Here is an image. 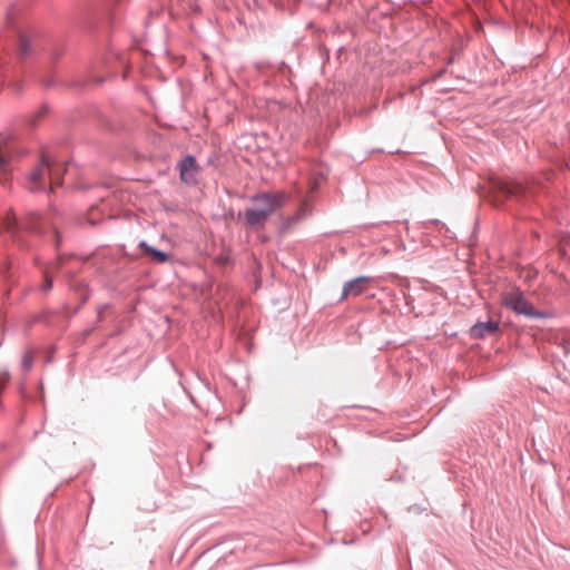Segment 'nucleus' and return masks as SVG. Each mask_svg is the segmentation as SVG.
<instances>
[{"label":"nucleus","mask_w":570,"mask_h":570,"mask_svg":"<svg viewBox=\"0 0 570 570\" xmlns=\"http://www.w3.org/2000/svg\"><path fill=\"white\" fill-rule=\"evenodd\" d=\"M305 207H306V204L301 205V212L304 210Z\"/></svg>","instance_id":"17"},{"label":"nucleus","mask_w":570,"mask_h":570,"mask_svg":"<svg viewBox=\"0 0 570 570\" xmlns=\"http://www.w3.org/2000/svg\"><path fill=\"white\" fill-rule=\"evenodd\" d=\"M501 303L517 314H522L527 317L541 318L546 316L544 313L539 312L530 302H528L520 289H511L502 293Z\"/></svg>","instance_id":"2"},{"label":"nucleus","mask_w":570,"mask_h":570,"mask_svg":"<svg viewBox=\"0 0 570 570\" xmlns=\"http://www.w3.org/2000/svg\"><path fill=\"white\" fill-rule=\"evenodd\" d=\"M31 364H32V355L30 353H27L23 356L22 365L28 370L31 367Z\"/></svg>","instance_id":"14"},{"label":"nucleus","mask_w":570,"mask_h":570,"mask_svg":"<svg viewBox=\"0 0 570 570\" xmlns=\"http://www.w3.org/2000/svg\"><path fill=\"white\" fill-rule=\"evenodd\" d=\"M10 171V161L6 153L0 150V183L7 179V175Z\"/></svg>","instance_id":"11"},{"label":"nucleus","mask_w":570,"mask_h":570,"mask_svg":"<svg viewBox=\"0 0 570 570\" xmlns=\"http://www.w3.org/2000/svg\"><path fill=\"white\" fill-rule=\"evenodd\" d=\"M372 282V278L368 276L356 277L352 281L345 283L342 292V297L347 298L350 296L356 297L361 294L365 293L368 288V284Z\"/></svg>","instance_id":"5"},{"label":"nucleus","mask_w":570,"mask_h":570,"mask_svg":"<svg viewBox=\"0 0 570 570\" xmlns=\"http://www.w3.org/2000/svg\"><path fill=\"white\" fill-rule=\"evenodd\" d=\"M180 178L186 184H196V177L199 173V166L194 156L184 157L179 165Z\"/></svg>","instance_id":"4"},{"label":"nucleus","mask_w":570,"mask_h":570,"mask_svg":"<svg viewBox=\"0 0 570 570\" xmlns=\"http://www.w3.org/2000/svg\"><path fill=\"white\" fill-rule=\"evenodd\" d=\"M245 223L250 227H263L268 219L267 213L255 207L247 208L244 214Z\"/></svg>","instance_id":"7"},{"label":"nucleus","mask_w":570,"mask_h":570,"mask_svg":"<svg viewBox=\"0 0 570 570\" xmlns=\"http://www.w3.org/2000/svg\"><path fill=\"white\" fill-rule=\"evenodd\" d=\"M19 50L21 55H27L29 50V41L24 37H20L19 40Z\"/></svg>","instance_id":"13"},{"label":"nucleus","mask_w":570,"mask_h":570,"mask_svg":"<svg viewBox=\"0 0 570 570\" xmlns=\"http://www.w3.org/2000/svg\"><path fill=\"white\" fill-rule=\"evenodd\" d=\"M499 328L498 322L489 321L484 323H476L470 330V335L473 338H484L485 336L494 334Z\"/></svg>","instance_id":"6"},{"label":"nucleus","mask_w":570,"mask_h":570,"mask_svg":"<svg viewBox=\"0 0 570 570\" xmlns=\"http://www.w3.org/2000/svg\"><path fill=\"white\" fill-rule=\"evenodd\" d=\"M2 226L7 232H11L16 226V218L13 215L8 214L6 218L2 220Z\"/></svg>","instance_id":"12"},{"label":"nucleus","mask_w":570,"mask_h":570,"mask_svg":"<svg viewBox=\"0 0 570 570\" xmlns=\"http://www.w3.org/2000/svg\"><path fill=\"white\" fill-rule=\"evenodd\" d=\"M254 207L267 213L268 218L284 206L286 197L283 193H264L253 197Z\"/></svg>","instance_id":"3"},{"label":"nucleus","mask_w":570,"mask_h":570,"mask_svg":"<svg viewBox=\"0 0 570 570\" xmlns=\"http://www.w3.org/2000/svg\"><path fill=\"white\" fill-rule=\"evenodd\" d=\"M65 173L66 168L62 163L53 161L42 156L41 164L30 173L28 188L31 191L42 190L48 179L50 190H53L61 185L62 175Z\"/></svg>","instance_id":"1"},{"label":"nucleus","mask_w":570,"mask_h":570,"mask_svg":"<svg viewBox=\"0 0 570 570\" xmlns=\"http://www.w3.org/2000/svg\"><path fill=\"white\" fill-rule=\"evenodd\" d=\"M299 219V214H297V216L295 218H293V220H297Z\"/></svg>","instance_id":"18"},{"label":"nucleus","mask_w":570,"mask_h":570,"mask_svg":"<svg viewBox=\"0 0 570 570\" xmlns=\"http://www.w3.org/2000/svg\"><path fill=\"white\" fill-rule=\"evenodd\" d=\"M6 265L3 264L2 268L0 269L1 273H4V269H6Z\"/></svg>","instance_id":"16"},{"label":"nucleus","mask_w":570,"mask_h":570,"mask_svg":"<svg viewBox=\"0 0 570 570\" xmlns=\"http://www.w3.org/2000/svg\"><path fill=\"white\" fill-rule=\"evenodd\" d=\"M29 223L26 226L28 229L35 233H45V225L47 224L43 218L40 216L32 214L29 216Z\"/></svg>","instance_id":"9"},{"label":"nucleus","mask_w":570,"mask_h":570,"mask_svg":"<svg viewBox=\"0 0 570 570\" xmlns=\"http://www.w3.org/2000/svg\"><path fill=\"white\" fill-rule=\"evenodd\" d=\"M51 287H52V279H51L48 275H46V276H45V283H43L42 289H43L45 292H47V291H49Z\"/></svg>","instance_id":"15"},{"label":"nucleus","mask_w":570,"mask_h":570,"mask_svg":"<svg viewBox=\"0 0 570 570\" xmlns=\"http://www.w3.org/2000/svg\"><path fill=\"white\" fill-rule=\"evenodd\" d=\"M140 247L144 248L146 254L150 255L153 257V259H155L158 263H165L169 259V256L166 253H164L161 250H157V249L148 246L146 243H141Z\"/></svg>","instance_id":"10"},{"label":"nucleus","mask_w":570,"mask_h":570,"mask_svg":"<svg viewBox=\"0 0 570 570\" xmlns=\"http://www.w3.org/2000/svg\"><path fill=\"white\" fill-rule=\"evenodd\" d=\"M493 187L500 196L510 197L519 195L522 191V186L517 183H510L505 180H497L493 183Z\"/></svg>","instance_id":"8"}]
</instances>
